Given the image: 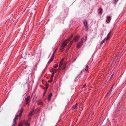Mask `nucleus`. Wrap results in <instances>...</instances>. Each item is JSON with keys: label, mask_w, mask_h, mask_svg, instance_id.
I'll use <instances>...</instances> for the list:
<instances>
[{"label": "nucleus", "mask_w": 126, "mask_h": 126, "mask_svg": "<svg viewBox=\"0 0 126 126\" xmlns=\"http://www.w3.org/2000/svg\"><path fill=\"white\" fill-rule=\"evenodd\" d=\"M73 36V35H72L71 36L69 37L66 40L64 41L63 42V43L62 46H61L62 48L64 49L65 48V46H66V45L68 42L67 41H70L72 38Z\"/></svg>", "instance_id": "1"}, {"label": "nucleus", "mask_w": 126, "mask_h": 126, "mask_svg": "<svg viewBox=\"0 0 126 126\" xmlns=\"http://www.w3.org/2000/svg\"><path fill=\"white\" fill-rule=\"evenodd\" d=\"M18 115H16L13 119V123L11 126H15V125L16 123V120L18 118Z\"/></svg>", "instance_id": "2"}, {"label": "nucleus", "mask_w": 126, "mask_h": 126, "mask_svg": "<svg viewBox=\"0 0 126 126\" xmlns=\"http://www.w3.org/2000/svg\"><path fill=\"white\" fill-rule=\"evenodd\" d=\"M55 70V69H54V70H53V71H54L52 73V75L50 77V79L48 81V82H51L53 80V76L54 75L55 72V73H56V71H58L57 69H56L55 70V71H54V70Z\"/></svg>", "instance_id": "3"}, {"label": "nucleus", "mask_w": 126, "mask_h": 126, "mask_svg": "<svg viewBox=\"0 0 126 126\" xmlns=\"http://www.w3.org/2000/svg\"><path fill=\"white\" fill-rule=\"evenodd\" d=\"M30 96H29L27 97V98L26 99V104H28L29 105V102H30Z\"/></svg>", "instance_id": "4"}, {"label": "nucleus", "mask_w": 126, "mask_h": 126, "mask_svg": "<svg viewBox=\"0 0 126 126\" xmlns=\"http://www.w3.org/2000/svg\"><path fill=\"white\" fill-rule=\"evenodd\" d=\"M72 42H70L68 46L67 47V48L66 49V52H67L68 51V50L70 48L72 44Z\"/></svg>", "instance_id": "5"}, {"label": "nucleus", "mask_w": 126, "mask_h": 126, "mask_svg": "<svg viewBox=\"0 0 126 126\" xmlns=\"http://www.w3.org/2000/svg\"><path fill=\"white\" fill-rule=\"evenodd\" d=\"M82 45V43L79 42L78 44L77 47L78 48H79L81 47Z\"/></svg>", "instance_id": "6"}, {"label": "nucleus", "mask_w": 126, "mask_h": 126, "mask_svg": "<svg viewBox=\"0 0 126 126\" xmlns=\"http://www.w3.org/2000/svg\"><path fill=\"white\" fill-rule=\"evenodd\" d=\"M83 23L84 25V26L86 28H88V25H87V21L86 20H84L83 21Z\"/></svg>", "instance_id": "7"}, {"label": "nucleus", "mask_w": 126, "mask_h": 126, "mask_svg": "<svg viewBox=\"0 0 126 126\" xmlns=\"http://www.w3.org/2000/svg\"><path fill=\"white\" fill-rule=\"evenodd\" d=\"M79 36H77L74 38L73 41H71V42H73L74 41H76L77 40H78L79 39Z\"/></svg>", "instance_id": "8"}, {"label": "nucleus", "mask_w": 126, "mask_h": 126, "mask_svg": "<svg viewBox=\"0 0 126 126\" xmlns=\"http://www.w3.org/2000/svg\"><path fill=\"white\" fill-rule=\"evenodd\" d=\"M98 12L101 15L102 13V10L101 7H100L98 10Z\"/></svg>", "instance_id": "9"}, {"label": "nucleus", "mask_w": 126, "mask_h": 126, "mask_svg": "<svg viewBox=\"0 0 126 126\" xmlns=\"http://www.w3.org/2000/svg\"><path fill=\"white\" fill-rule=\"evenodd\" d=\"M52 95V94L51 93H50L48 95L47 97V99L49 101L50 100L51 97Z\"/></svg>", "instance_id": "10"}, {"label": "nucleus", "mask_w": 126, "mask_h": 126, "mask_svg": "<svg viewBox=\"0 0 126 126\" xmlns=\"http://www.w3.org/2000/svg\"><path fill=\"white\" fill-rule=\"evenodd\" d=\"M111 17L110 16H108L107 17V20H106V21L107 23H109L110 22V21L111 20Z\"/></svg>", "instance_id": "11"}, {"label": "nucleus", "mask_w": 126, "mask_h": 126, "mask_svg": "<svg viewBox=\"0 0 126 126\" xmlns=\"http://www.w3.org/2000/svg\"><path fill=\"white\" fill-rule=\"evenodd\" d=\"M110 32L107 35V37L106 39V40H108L110 38Z\"/></svg>", "instance_id": "12"}, {"label": "nucleus", "mask_w": 126, "mask_h": 126, "mask_svg": "<svg viewBox=\"0 0 126 126\" xmlns=\"http://www.w3.org/2000/svg\"><path fill=\"white\" fill-rule=\"evenodd\" d=\"M113 86H114V85H113L111 87V89H110L109 92L108 93V94H111V93L112 92V89H113Z\"/></svg>", "instance_id": "13"}, {"label": "nucleus", "mask_w": 126, "mask_h": 126, "mask_svg": "<svg viewBox=\"0 0 126 126\" xmlns=\"http://www.w3.org/2000/svg\"><path fill=\"white\" fill-rule=\"evenodd\" d=\"M77 104H75L74 105V106H73L72 107V108L73 109H77Z\"/></svg>", "instance_id": "14"}, {"label": "nucleus", "mask_w": 126, "mask_h": 126, "mask_svg": "<svg viewBox=\"0 0 126 126\" xmlns=\"http://www.w3.org/2000/svg\"><path fill=\"white\" fill-rule=\"evenodd\" d=\"M58 66V63H57L55 64L53 66V67L54 68H56Z\"/></svg>", "instance_id": "15"}, {"label": "nucleus", "mask_w": 126, "mask_h": 126, "mask_svg": "<svg viewBox=\"0 0 126 126\" xmlns=\"http://www.w3.org/2000/svg\"><path fill=\"white\" fill-rule=\"evenodd\" d=\"M23 109H21L20 110V115H19L20 117L21 116V115H22V112H23Z\"/></svg>", "instance_id": "16"}, {"label": "nucleus", "mask_w": 126, "mask_h": 126, "mask_svg": "<svg viewBox=\"0 0 126 126\" xmlns=\"http://www.w3.org/2000/svg\"><path fill=\"white\" fill-rule=\"evenodd\" d=\"M25 125L26 126H29L30 125V124L28 123L27 121L26 122Z\"/></svg>", "instance_id": "17"}, {"label": "nucleus", "mask_w": 126, "mask_h": 126, "mask_svg": "<svg viewBox=\"0 0 126 126\" xmlns=\"http://www.w3.org/2000/svg\"><path fill=\"white\" fill-rule=\"evenodd\" d=\"M33 114V111H31L29 114L28 115L31 116Z\"/></svg>", "instance_id": "18"}, {"label": "nucleus", "mask_w": 126, "mask_h": 126, "mask_svg": "<svg viewBox=\"0 0 126 126\" xmlns=\"http://www.w3.org/2000/svg\"><path fill=\"white\" fill-rule=\"evenodd\" d=\"M88 65H87L86 67V68L85 69V71L87 72L88 71Z\"/></svg>", "instance_id": "19"}, {"label": "nucleus", "mask_w": 126, "mask_h": 126, "mask_svg": "<svg viewBox=\"0 0 126 126\" xmlns=\"http://www.w3.org/2000/svg\"><path fill=\"white\" fill-rule=\"evenodd\" d=\"M37 104L38 105H42L43 104V103L41 101H38V102Z\"/></svg>", "instance_id": "20"}, {"label": "nucleus", "mask_w": 126, "mask_h": 126, "mask_svg": "<svg viewBox=\"0 0 126 126\" xmlns=\"http://www.w3.org/2000/svg\"><path fill=\"white\" fill-rule=\"evenodd\" d=\"M106 39H104L103 40H102L100 43V44H102L104 42L105 40H106Z\"/></svg>", "instance_id": "21"}, {"label": "nucleus", "mask_w": 126, "mask_h": 126, "mask_svg": "<svg viewBox=\"0 0 126 126\" xmlns=\"http://www.w3.org/2000/svg\"><path fill=\"white\" fill-rule=\"evenodd\" d=\"M53 60H52V59H50V60L49 61H48V64H50V63L52 62V61Z\"/></svg>", "instance_id": "22"}, {"label": "nucleus", "mask_w": 126, "mask_h": 126, "mask_svg": "<svg viewBox=\"0 0 126 126\" xmlns=\"http://www.w3.org/2000/svg\"><path fill=\"white\" fill-rule=\"evenodd\" d=\"M83 40H84V38L83 37L82 38V39H81V42L82 43L83 42Z\"/></svg>", "instance_id": "23"}, {"label": "nucleus", "mask_w": 126, "mask_h": 126, "mask_svg": "<svg viewBox=\"0 0 126 126\" xmlns=\"http://www.w3.org/2000/svg\"><path fill=\"white\" fill-rule=\"evenodd\" d=\"M22 124L21 123H19L18 125V126H22Z\"/></svg>", "instance_id": "24"}, {"label": "nucleus", "mask_w": 126, "mask_h": 126, "mask_svg": "<svg viewBox=\"0 0 126 126\" xmlns=\"http://www.w3.org/2000/svg\"><path fill=\"white\" fill-rule=\"evenodd\" d=\"M61 67H59V68H58V72H59L61 70Z\"/></svg>", "instance_id": "25"}, {"label": "nucleus", "mask_w": 126, "mask_h": 126, "mask_svg": "<svg viewBox=\"0 0 126 126\" xmlns=\"http://www.w3.org/2000/svg\"><path fill=\"white\" fill-rule=\"evenodd\" d=\"M62 63H61V62H60V64H59V67H61L62 65Z\"/></svg>", "instance_id": "26"}, {"label": "nucleus", "mask_w": 126, "mask_h": 126, "mask_svg": "<svg viewBox=\"0 0 126 126\" xmlns=\"http://www.w3.org/2000/svg\"><path fill=\"white\" fill-rule=\"evenodd\" d=\"M118 0H114V3L116 4Z\"/></svg>", "instance_id": "27"}, {"label": "nucleus", "mask_w": 126, "mask_h": 126, "mask_svg": "<svg viewBox=\"0 0 126 126\" xmlns=\"http://www.w3.org/2000/svg\"><path fill=\"white\" fill-rule=\"evenodd\" d=\"M63 66H64V68H63L62 69L63 70H64V69H65V64H64V65H63Z\"/></svg>", "instance_id": "28"}, {"label": "nucleus", "mask_w": 126, "mask_h": 126, "mask_svg": "<svg viewBox=\"0 0 126 126\" xmlns=\"http://www.w3.org/2000/svg\"><path fill=\"white\" fill-rule=\"evenodd\" d=\"M54 56L53 55L51 58V59H52V60H53V59H54Z\"/></svg>", "instance_id": "29"}, {"label": "nucleus", "mask_w": 126, "mask_h": 126, "mask_svg": "<svg viewBox=\"0 0 126 126\" xmlns=\"http://www.w3.org/2000/svg\"><path fill=\"white\" fill-rule=\"evenodd\" d=\"M63 59L61 60V61L60 62H61V63H63Z\"/></svg>", "instance_id": "30"}, {"label": "nucleus", "mask_w": 126, "mask_h": 126, "mask_svg": "<svg viewBox=\"0 0 126 126\" xmlns=\"http://www.w3.org/2000/svg\"><path fill=\"white\" fill-rule=\"evenodd\" d=\"M87 35H85V41H86V40H87Z\"/></svg>", "instance_id": "31"}, {"label": "nucleus", "mask_w": 126, "mask_h": 126, "mask_svg": "<svg viewBox=\"0 0 126 126\" xmlns=\"http://www.w3.org/2000/svg\"><path fill=\"white\" fill-rule=\"evenodd\" d=\"M31 118V116H30L28 115V119H30Z\"/></svg>", "instance_id": "32"}, {"label": "nucleus", "mask_w": 126, "mask_h": 126, "mask_svg": "<svg viewBox=\"0 0 126 126\" xmlns=\"http://www.w3.org/2000/svg\"><path fill=\"white\" fill-rule=\"evenodd\" d=\"M86 85V84L85 83V84L84 85H83L82 88H84V87H85V86Z\"/></svg>", "instance_id": "33"}, {"label": "nucleus", "mask_w": 126, "mask_h": 126, "mask_svg": "<svg viewBox=\"0 0 126 126\" xmlns=\"http://www.w3.org/2000/svg\"><path fill=\"white\" fill-rule=\"evenodd\" d=\"M86 28V30H88V28Z\"/></svg>", "instance_id": "34"}, {"label": "nucleus", "mask_w": 126, "mask_h": 126, "mask_svg": "<svg viewBox=\"0 0 126 126\" xmlns=\"http://www.w3.org/2000/svg\"><path fill=\"white\" fill-rule=\"evenodd\" d=\"M48 85H47V87H46V88H47H47H48Z\"/></svg>", "instance_id": "35"}, {"label": "nucleus", "mask_w": 126, "mask_h": 126, "mask_svg": "<svg viewBox=\"0 0 126 126\" xmlns=\"http://www.w3.org/2000/svg\"><path fill=\"white\" fill-rule=\"evenodd\" d=\"M113 75H111V77L110 78H111V77H112V76H113Z\"/></svg>", "instance_id": "36"}, {"label": "nucleus", "mask_w": 126, "mask_h": 126, "mask_svg": "<svg viewBox=\"0 0 126 126\" xmlns=\"http://www.w3.org/2000/svg\"><path fill=\"white\" fill-rule=\"evenodd\" d=\"M61 51H62V50H61Z\"/></svg>", "instance_id": "37"}]
</instances>
